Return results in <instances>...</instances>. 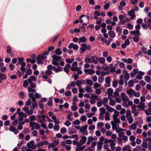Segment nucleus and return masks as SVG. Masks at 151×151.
Here are the masks:
<instances>
[{"mask_svg": "<svg viewBox=\"0 0 151 151\" xmlns=\"http://www.w3.org/2000/svg\"><path fill=\"white\" fill-rule=\"evenodd\" d=\"M47 50L43 52L42 55H39L36 58L37 60V63L38 64H43V62L42 60L46 59L47 58L46 55H47L49 52Z\"/></svg>", "mask_w": 151, "mask_h": 151, "instance_id": "1", "label": "nucleus"}, {"mask_svg": "<svg viewBox=\"0 0 151 151\" xmlns=\"http://www.w3.org/2000/svg\"><path fill=\"white\" fill-rule=\"evenodd\" d=\"M52 57L53 58L52 61V64L54 65L58 66L59 62L61 60V57L54 55H52Z\"/></svg>", "mask_w": 151, "mask_h": 151, "instance_id": "2", "label": "nucleus"}, {"mask_svg": "<svg viewBox=\"0 0 151 151\" xmlns=\"http://www.w3.org/2000/svg\"><path fill=\"white\" fill-rule=\"evenodd\" d=\"M28 96L30 98H31L33 102L30 108L34 110L35 109V108L37 106V104L36 102V99L34 97L33 93H29V94Z\"/></svg>", "mask_w": 151, "mask_h": 151, "instance_id": "3", "label": "nucleus"}, {"mask_svg": "<svg viewBox=\"0 0 151 151\" xmlns=\"http://www.w3.org/2000/svg\"><path fill=\"white\" fill-rule=\"evenodd\" d=\"M47 70L45 72V74L48 76L51 75L52 74V66L51 65H48L47 67Z\"/></svg>", "mask_w": 151, "mask_h": 151, "instance_id": "4", "label": "nucleus"}, {"mask_svg": "<svg viewBox=\"0 0 151 151\" xmlns=\"http://www.w3.org/2000/svg\"><path fill=\"white\" fill-rule=\"evenodd\" d=\"M34 142L33 140L30 141L27 143V145L29 148H31L32 149H35L37 147L36 145H34Z\"/></svg>", "mask_w": 151, "mask_h": 151, "instance_id": "5", "label": "nucleus"}, {"mask_svg": "<svg viewBox=\"0 0 151 151\" xmlns=\"http://www.w3.org/2000/svg\"><path fill=\"white\" fill-rule=\"evenodd\" d=\"M77 62H74L72 64V67H71V70L73 71L78 70V67L77 66Z\"/></svg>", "mask_w": 151, "mask_h": 151, "instance_id": "6", "label": "nucleus"}, {"mask_svg": "<svg viewBox=\"0 0 151 151\" xmlns=\"http://www.w3.org/2000/svg\"><path fill=\"white\" fill-rule=\"evenodd\" d=\"M68 48L69 49L73 48L74 50H77L78 49L79 47L77 45L73 43L72 42L69 45Z\"/></svg>", "mask_w": 151, "mask_h": 151, "instance_id": "7", "label": "nucleus"}, {"mask_svg": "<svg viewBox=\"0 0 151 151\" xmlns=\"http://www.w3.org/2000/svg\"><path fill=\"white\" fill-rule=\"evenodd\" d=\"M84 71L87 75H92L95 72V71L92 69H84Z\"/></svg>", "mask_w": 151, "mask_h": 151, "instance_id": "8", "label": "nucleus"}, {"mask_svg": "<svg viewBox=\"0 0 151 151\" xmlns=\"http://www.w3.org/2000/svg\"><path fill=\"white\" fill-rule=\"evenodd\" d=\"M121 96L123 101L124 102H127L128 101L129 99L128 96L126 95L124 93H122L121 94Z\"/></svg>", "mask_w": 151, "mask_h": 151, "instance_id": "9", "label": "nucleus"}, {"mask_svg": "<svg viewBox=\"0 0 151 151\" xmlns=\"http://www.w3.org/2000/svg\"><path fill=\"white\" fill-rule=\"evenodd\" d=\"M45 116L44 115H40L38 116V118L39 119V121L40 123H43L45 122Z\"/></svg>", "mask_w": 151, "mask_h": 151, "instance_id": "10", "label": "nucleus"}, {"mask_svg": "<svg viewBox=\"0 0 151 151\" xmlns=\"http://www.w3.org/2000/svg\"><path fill=\"white\" fill-rule=\"evenodd\" d=\"M145 103L143 102H140L139 104L137 106V107L140 109L142 111L144 110Z\"/></svg>", "mask_w": 151, "mask_h": 151, "instance_id": "11", "label": "nucleus"}, {"mask_svg": "<svg viewBox=\"0 0 151 151\" xmlns=\"http://www.w3.org/2000/svg\"><path fill=\"white\" fill-rule=\"evenodd\" d=\"M48 143L47 140H44L40 142L39 143L37 144V146L38 147H39L40 146H43L44 145H47Z\"/></svg>", "mask_w": 151, "mask_h": 151, "instance_id": "12", "label": "nucleus"}, {"mask_svg": "<svg viewBox=\"0 0 151 151\" xmlns=\"http://www.w3.org/2000/svg\"><path fill=\"white\" fill-rule=\"evenodd\" d=\"M85 83L84 80H82L81 81L77 80L76 82V84L78 88H81V84H84Z\"/></svg>", "mask_w": 151, "mask_h": 151, "instance_id": "13", "label": "nucleus"}, {"mask_svg": "<svg viewBox=\"0 0 151 151\" xmlns=\"http://www.w3.org/2000/svg\"><path fill=\"white\" fill-rule=\"evenodd\" d=\"M82 47H81L80 49L81 50L80 52V53L82 54L83 53L84 51H85L86 49V44L83 43L81 45Z\"/></svg>", "mask_w": 151, "mask_h": 151, "instance_id": "14", "label": "nucleus"}, {"mask_svg": "<svg viewBox=\"0 0 151 151\" xmlns=\"http://www.w3.org/2000/svg\"><path fill=\"white\" fill-rule=\"evenodd\" d=\"M130 32L131 34L137 37H139L140 35V32L139 30H137L136 31H131Z\"/></svg>", "mask_w": 151, "mask_h": 151, "instance_id": "15", "label": "nucleus"}, {"mask_svg": "<svg viewBox=\"0 0 151 151\" xmlns=\"http://www.w3.org/2000/svg\"><path fill=\"white\" fill-rule=\"evenodd\" d=\"M91 62L95 64H97L98 61V58L96 57H93L91 58Z\"/></svg>", "mask_w": 151, "mask_h": 151, "instance_id": "16", "label": "nucleus"}, {"mask_svg": "<svg viewBox=\"0 0 151 151\" xmlns=\"http://www.w3.org/2000/svg\"><path fill=\"white\" fill-rule=\"evenodd\" d=\"M122 60L125 63H128L131 64L132 63L133 60L132 59L129 58L127 59L125 58L122 59Z\"/></svg>", "mask_w": 151, "mask_h": 151, "instance_id": "17", "label": "nucleus"}, {"mask_svg": "<svg viewBox=\"0 0 151 151\" xmlns=\"http://www.w3.org/2000/svg\"><path fill=\"white\" fill-rule=\"evenodd\" d=\"M126 92L127 94L129 95V96L131 97L132 96V94H133L134 90L131 89L129 90H127Z\"/></svg>", "mask_w": 151, "mask_h": 151, "instance_id": "18", "label": "nucleus"}, {"mask_svg": "<svg viewBox=\"0 0 151 151\" xmlns=\"http://www.w3.org/2000/svg\"><path fill=\"white\" fill-rule=\"evenodd\" d=\"M86 38L85 37H83L79 39L78 43L80 44L81 42H85L86 41Z\"/></svg>", "mask_w": 151, "mask_h": 151, "instance_id": "19", "label": "nucleus"}, {"mask_svg": "<svg viewBox=\"0 0 151 151\" xmlns=\"http://www.w3.org/2000/svg\"><path fill=\"white\" fill-rule=\"evenodd\" d=\"M86 91L87 92H90L92 93L93 91V90L92 88V87L90 86H87L86 88Z\"/></svg>", "mask_w": 151, "mask_h": 151, "instance_id": "20", "label": "nucleus"}, {"mask_svg": "<svg viewBox=\"0 0 151 151\" xmlns=\"http://www.w3.org/2000/svg\"><path fill=\"white\" fill-rule=\"evenodd\" d=\"M104 106H106V110L110 112H112L114 110L113 108L106 104H105Z\"/></svg>", "mask_w": 151, "mask_h": 151, "instance_id": "21", "label": "nucleus"}, {"mask_svg": "<svg viewBox=\"0 0 151 151\" xmlns=\"http://www.w3.org/2000/svg\"><path fill=\"white\" fill-rule=\"evenodd\" d=\"M77 132L76 130L74 128H70L68 130V133L69 134H70L74 133H76Z\"/></svg>", "mask_w": 151, "mask_h": 151, "instance_id": "22", "label": "nucleus"}, {"mask_svg": "<svg viewBox=\"0 0 151 151\" xmlns=\"http://www.w3.org/2000/svg\"><path fill=\"white\" fill-rule=\"evenodd\" d=\"M10 131L14 132L15 134L19 132L17 129L14 126L10 127Z\"/></svg>", "mask_w": 151, "mask_h": 151, "instance_id": "23", "label": "nucleus"}, {"mask_svg": "<svg viewBox=\"0 0 151 151\" xmlns=\"http://www.w3.org/2000/svg\"><path fill=\"white\" fill-rule=\"evenodd\" d=\"M29 83H31L32 81L36 80V77L34 76H30L27 79Z\"/></svg>", "mask_w": 151, "mask_h": 151, "instance_id": "24", "label": "nucleus"}, {"mask_svg": "<svg viewBox=\"0 0 151 151\" xmlns=\"http://www.w3.org/2000/svg\"><path fill=\"white\" fill-rule=\"evenodd\" d=\"M21 67L20 68V70L23 73H24V71L25 70V69L24 67L26 65V63L23 62L21 63Z\"/></svg>", "mask_w": 151, "mask_h": 151, "instance_id": "25", "label": "nucleus"}, {"mask_svg": "<svg viewBox=\"0 0 151 151\" xmlns=\"http://www.w3.org/2000/svg\"><path fill=\"white\" fill-rule=\"evenodd\" d=\"M97 148L98 150H97V151H100V150L102 149V145L103 144V143L97 142Z\"/></svg>", "mask_w": 151, "mask_h": 151, "instance_id": "26", "label": "nucleus"}, {"mask_svg": "<svg viewBox=\"0 0 151 151\" xmlns=\"http://www.w3.org/2000/svg\"><path fill=\"white\" fill-rule=\"evenodd\" d=\"M114 114L113 115V119L117 118L119 115V112L115 110H114Z\"/></svg>", "mask_w": 151, "mask_h": 151, "instance_id": "27", "label": "nucleus"}, {"mask_svg": "<svg viewBox=\"0 0 151 151\" xmlns=\"http://www.w3.org/2000/svg\"><path fill=\"white\" fill-rule=\"evenodd\" d=\"M122 28H121L119 26H118L116 27V31L117 32L119 33L118 35H120L122 33Z\"/></svg>", "mask_w": 151, "mask_h": 151, "instance_id": "28", "label": "nucleus"}, {"mask_svg": "<svg viewBox=\"0 0 151 151\" xmlns=\"http://www.w3.org/2000/svg\"><path fill=\"white\" fill-rule=\"evenodd\" d=\"M6 79V77L5 74L4 73H0V79L2 81Z\"/></svg>", "mask_w": 151, "mask_h": 151, "instance_id": "29", "label": "nucleus"}, {"mask_svg": "<svg viewBox=\"0 0 151 151\" xmlns=\"http://www.w3.org/2000/svg\"><path fill=\"white\" fill-rule=\"evenodd\" d=\"M100 114V115H102L104 114L106 110L104 107H102L100 108L99 109Z\"/></svg>", "mask_w": 151, "mask_h": 151, "instance_id": "30", "label": "nucleus"}, {"mask_svg": "<svg viewBox=\"0 0 151 151\" xmlns=\"http://www.w3.org/2000/svg\"><path fill=\"white\" fill-rule=\"evenodd\" d=\"M94 140L93 137L92 136H89L88 139V141L87 142V145L90 144Z\"/></svg>", "mask_w": 151, "mask_h": 151, "instance_id": "31", "label": "nucleus"}, {"mask_svg": "<svg viewBox=\"0 0 151 151\" xmlns=\"http://www.w3.org/2000/svg\"><path fill=\"white\" fill-rule=\"evenodd\" d=\"M56 54L58 55L61 54L62 53V51H61L60 48H58L55 51Z\"/></svg>", "mask_w": 151, "mask_h": 151, "instance_id": "32", "label": "nucleus"}, {"mask_svg": "<svg viewBox=\"0 0 151 151\" xmlns=\"http://www.w3.org/2000/svg\"><path fill=\"white\" fill-rule=\"evenodd\" d=\"M86 84L89 85H92L93 84V82L92 80L87 79L86 80Z\"/></svg>", "mask_w": 151, "mask_h": 151, "instance_id": "33", "label": "nucleus"}, {"mask_svg": "<svg viewBox=\"0 0 151 151\" xmlns=\"http://www.w3.org/2000/svg\"><path fill=\"white\" fill-rule=\"evenodd\" d=\"M125 73L124 75V78L125 80H128L130 78L129 75V73L126 72V71H125V72H124Z\"/></svg>", "mask_w": 151, "mask_h": 151, "instance_id": "34", "label": "nucleus"}, {"mask_svg": "<svg viewBox=\"0 0 151 151\" xmlns=\"http://www.w3.org/2000/svg\"><path fill=\"white\" fill-rule=\"evenodd\" d=\"M98 61L102 64H104L105 61V59L101 57L100 58H98Z\"/></svg>", "mask_w": 151, "mask_h": 151, "instance_id": "35", "label": "nucleus"}, {"mask_svg": "<svg viewBox=\"0 0 151 151\" xmlns=\"http://www.w3.org/2000/svg\"><path fill=\"white\" fill-rule=\"evenodd\" d=\"M108 34L112 38H114L115 37V33L113 31H109L108 32Z\"/></svg>", "mask_w": 151, "mask_h": 151, "instance_id": "36", "label": "nucleus"}, {"mask_svg": "<svg viewBox=\"0 0 151 151\" xmlns=\"http://www.w3.org/2000/svg\"><path fill=\"white\" fill-rule=\"evenodd\" d=\"M86 139L87 138L86 137L83 136L81 137V139L80 140V142L84 144L86 143Z\"/></svg>", "mask_w": 151, "mask_h": 151, "instance_id": "37", "label": "nucleus"}, {"mask_svg": "<svg viewBox=\"0 0 151 151\" xmlns=\"http://www.w3.org/2000/svg\"><path fill=\"white\" fill-rule=\"evenodd\" d=\"M86 148L85 146H83L79 147H77L76 149V151H81L83 150Z\"/></svg>", "mask_w": 151, "mask_h": 151, "instance_id": "38", "label": "nucleus"}, {"mask_svg": "<svg viewBox=\"0 0 151 151\" xmlns=\"http://www.w3.org/2000/svg\"><path fill=\"white\" fill-rule=\"evenodd\" d=\"M111 124L112 126V129L114 130L116 129L117 128V124H115V122L113 121L111 122Z\"/></svg>", "mask_w": 151, "mask_h": 151, "instance_id": "39", "label": "nucleus"}, {"mask_svg": "<svg viewBox=\"0 0 151 151\" xmlns=\"http://www.w3.org/2000/svg\"><path fill=\"white\" fill-rule=\"evenodd\" d=\"M128 117H128L127 118V119L128 120L129 123L130 124L132 123L134 121V119L133 118L132 116H131Z\"/></svg>", "mask_w": 151, "mask_h": 151, "instance_id": "40", "label": "nucleus"}, {"mask_svg": "<svg viewBox=\"0 0 151 151\" xmlns=\"http://www.w3.org/2000/svg\"><path fill=\"white\" fill-rule=\"evenodd\" d=\"M88 127V125H85L82 126L80 129V132H81L83 131H85Z\"/></svg>", "mask_w": 151, "mask_h": 151, "instance_id": "41", "label": "nucleus"}, {"mask_svg": "<svg viewBox=\"0 0 151 151\" xmlns=\"http://www.w3.org/2000/svg\"><path fill=\"white\" fill-rule=\"evenodd\" d=\"M120 90L119 88H117L116 91L114 93V96L115 97H117L119 96V91Z\"/></svg>", "mask_w": 151, "mask_h": 151, "instance_id": "42", "label": "nucleus"}, {"mask_svg": "<svg viewBox=\"0 0 151 151\" xmlns=\"http://www.w3.org/2000/svg\"><path fill=\"white\" fill-rule=\"evenodd\" d=\"M27 88L28 91L29 92H32L35 93L36 91V90L34 89V88H33L30 87H27Z\"/></svg>", "mask_w": 151, "mask_h": 151, "instance_id": "43", "label": "nucleus"}, {"mask_svg": "<svg viewBox=\"0 0 151 151\" xmlns=\"http://www.w3.org/2000/svg\"><path fill=\"white\" fill-rule=\"evenodd\" d=\"M134 83V81L133 80H129L128 83L129 86L130 87H132L133 86Z\"/></svg>", "mask_w": 151, "mask_h": 151, "instance_id": "44", "label": "nucleus"}, {"mask_svg": "<svg viewBox=\"0 0 151 151\" xmlns=\"http://www.w3.org/2000/svg\"><path fill=\"white\" fill-rule=\"evenodd\" d=\"M130 148L131 147L129 145H126L125 147H123L122 151H126L127 150L128 151Z\"/></svg>", "mask_w": 151, "mask_h": 151, "instance_id": "45", "label": "nucleus"}, {"mask_svg": "<svg viewBox=\"0 0 151 151\" xmlns=\"http://www.w3.org/2000/svg\"><path fill=\"white\" fill-rule=\"evenodd\" d=\"M74 60V58H68L66 59V62L67 63H71Z\"/></svg>", "mask_w": 151, "mask_h": 151, "instance_id": "46", "label": "nucleus"}, {"mask_svg": "<svg viewBox=\"0 0 151 151\" xmlns=\"http://www.w3.org/2000/svg\"><path fill=\"white\" fill-rule=\"evenodd\" d=\"M18 64L20 65L21 63H23V62L24 60V59L23 58H18Z\"/></svg>", "mask_w": 151, "mask_h": 151, "instance_id": "47", "label": "nucleus"}, {"mask_svg": "<svg viewBox=\"0 0 151 151\" xmlns=\"http://www.w3.org/2000/svg\"><path fill=\"white\" fill-rule=\"evenodd\" d=\"M49 100L47 102V104L48 106H50L52 104V99L50 97L49 98Z\"/></svg>", "mask_w": 151, "mask_h": 151, "instance_id": "48", "label": "nucleus"}, {"mask_svg": "<svg viewBox=\"0 0 151 151\" xmlns=\"http://www.w3.org/2000/svg\"><path fill=\"white\" fill-rule=\"evenodd\" d=\"M132 116L131 112L130 110H127L126 112V117L127 118L128 117L131 116Z\"/></svg>", "mask_w": 151, "mask_h": 151, "instance_id": "49", "label": "nucleus"}, {"mask_svg": "<svg viewBox=\"0 0 151 151\" xmlns=\"http://www.w3.org/2000/svg\"><path fill=\"white\" fill-rule=\"evenodd\" d=\"M106 115L105 116V118L106 121H109L110 119V118L109 116L110 114L109 113H106Z\"/></svg>", "mask_w": 151, "mask_h": 151, "instance_id": "50", "label": "nucleus"}, {"mask_svg": "<svg viewBox=\"0 0 151 151\" xmlns=\"http://www.w3.org/2000/svg\"><path fill=\"white\" fill-rule=\"evenodd\" d=\"M31 104V101L30 99H28L25 102V105L27 106H29Z\"/></svg>", "mask_w": 151, "mask_h": 151, "instance_id": "51", "label": "nucleus"}, {"mask_svg": "<svg viewBox=\"0 0 151 151\" xmlns=\"http://www.w3.org/2000/svg\"><path fill=\"white\" fill-rule=\"evenodd\" d=\"M118 81H114L112 83V86L114 88H116L117 86Z\"/></svg>", "mask_w": 151, "mask_h": 151, "instance_id": "52", "label": "nucleus"}, {"mask_svg": "<svg viewBox=\"0 0 151 151\" xmlns=\"http://www.w3.org/2000/svg\"><path fill=\"white\" fill-rule=\"evenodd\" d=\"M148 26L146 24L142 23V28L144 29H147L148 28Z\"/></svg>", "mask_w": 151, "mask_h": 151, "instance_id": "53", "label": "nucleus"}, {"mask_svg": "<svg viewBox=\"0 0 151 151\" xmlns=\"http://www.w3.org/2000/svg\"><path fill=\"white\" fill-rule=\"evenodd\" d=\"M63 68L61 67H60L59 66H58V68H57L56 71V73H58L60 71H63Z\"/></svg>", "mask_w": 151, "mask_h": 151, "instance_id": "54", "label": "nucleus"}, {"mask_svg": "<svg viewBox=\"0 0 151 151\" xmlns=\"http://www.w3.org/2000/svg\"><path fill=\"white\" fill-rule=\"evenodd\" d=\"M66 129L65 127H63L61 129L60 132L62 134H64L66 132Z\"/></svg>", "mask_w": 151, "mask_h": 151, "instance_id": "55", "label": "nucleus"}, {"mask_svg": "<svg viewBox=\"0 0 151 151\" xmlns=\"http://www.w3.org/2000/svg\"><path fill=\"white\" fill-rule=\"evenodd\" d=\"M101 86V84L99 83H96L94 84V87L93 88L96 89L97 88Z\"/></svg>", "mask_w": 151, "mask_h": 151, "instance_id": "56", "label": "nucleus"}, {"mask_svg": "<svg viewBox=\"0 0 151 151\" xmlns=\"http://www.w3.org/2000/svg\"><path fill=\"white\" fill-rule=\"evenodd\" d=\"M110 5L109 4L106 3L104 6V9L105 10H107L109 7Z\"/></svg>", "mask_w": 151, "mask_h": 151, "instance_id": "57", "label": "nucleus"}, {"mask_svg": "<svg viewBox=\"0 0 151 151\" xmlns=\"http://www.w3.org/2000/svg\"><path fill=\"white\" fill-rule=\"evenodd\" d=\"M145 80L147 82H150V76H145Z\"/></svg>", "mask_w": 151, "mask_h": 151, "instance_id": "58", "label": "nucleus"}, {"mask_svg": "<svg viewBox=\"0 0 151 151\" xmlns=\"http://www.w3.org/2000/svg\"><path fill=\"white\" fill-rule=\"evenodd\" d=\"M108 95L109 96L111 95L113 92V90L111 88H109L108 89Z\"/></svg>", "mask_w": 151, "mask_h": 151, "instance_id": "59", "label": "nucleus"}, {"mask_svg": "<svg viewBox=\"0 0 151 151\" xmlns=\"http://www.w3.org/2000/svg\"><path fill=\"white\" fill-rule=\"evenodd\" d=\"M73 123L75 125H78L80 124V122L78 119H76L73 122Z\"/></svg>", "mask_w": 151, "mask_h": 151, "instance_id": "60", "label": "nucleus"}, {"mask_svg": "<svg viewBox=\"0 0 151 151\" xmlns=\"http://www.w3.org/2000/svg\"><path fill=\"white\" fill-rule=\"evenodd\" d=\"M91 58H87L85 59V61L86 63H91Z\"/></svg>", "mask_w": 151, "mask_h": 151, "instance_id": "61", "label": "nucleus"}, {"mask_svg": "<svg viewBox=\"0 0 151 151\" xmlns=\"http://www.w3.org/2000/svg\"><path fill=\"white\" fill-rule=\"evenodd\" d=\"M28 85V83L27 80H25L23 83V86L24 87H26Z\"/></svg>", "mask_w": 151, "mask_h": 151, "instance_id": "62", "label": "nucleus"}, {"mask_svg": "<svg viewBox=\"0 0 151 151\" xmlns=\"http://www.w3.org/2000/svg\"><path fill=\"white\" fill-rule=\"evenodd\" d=\"M142 146L143 147V148L147 149L148 147V146L147 143L145 142H143L142 145Z\"/></svg>", "mask_w": 151, "mask_h": 151, "instance_id": "63", "label": "nucleus"}, {"mask_svg": "<svg viewBox=\"0 0 151 151\" xmlns=\"http://www.w3.org/2000/svg\"><path fill=\"white\" fill-rule=\"evenodd\" d=\"M95 92L96 94L99 95L101 93V89L97 88Z\"/></svg>", "mask_w": 151, "mask_h": 151, "instance_id": "64", "label": "nucleus"}]
</instances>
